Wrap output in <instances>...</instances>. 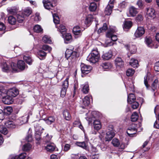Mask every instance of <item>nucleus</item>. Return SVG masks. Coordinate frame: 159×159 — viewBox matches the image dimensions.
<instances>
[{
	"mask_svg": "<svg viewBox=\"0 0 159 159\" xmlns=\"http://www.w3.org/2000/svg\"><path fill=\"white\" fill-rule=\"evenodd\" d=\"M137 125L135 123H132L127 129L126 133L130 137L132 136L133 135L136 134L137 131Z\"/></svg>",
	"mask_w": 159,
	"mask_h": 159,
	"instance_id": "1",
	"label": "nucleus"
},
{
	"mask_svg": "<svg viewBox=\"0 0 159 159\" xmlns=\"http://www.w3.org/2000/svg\"><path fill=\"white\" fill-rule=\"evenodd\" d=\"M115 133L113 130V126L108 127L107 129V132L105 136L106 141H109L111 140L115 135Z\"/></svg>",
	"mask_w": 159,
	"mask_h": 159,
	"instance_id": "2",
	"label": "nucleus"
},
{
	"mask_svg": "<svg viewBox=\"0 0 159 159\" xmlns=\"http://www.w3.org/2000/svg\"><path fill=\"white\" fill-rule=\"evenodd\" d=\"M77 52L75 51H73L72 49H67L65 52L66 57L68 59L75 58L77 57Z\"/></svg>",
	"mask_w": 159,
	"mask_h": 159,
	"instance_id": "3",
	"label": "nucleus"
},
{
	"mask_svg": "<svg viewBox=\"0 0 159 159\" xmlns=\"http://www.w3.org/2000/svg\"><path fill=\"white\" fill-rule=\"evenodd\" d=\"M114 0H110L108 4L106 7L105 11V14L106 15H109L112 12V9L113 7V3Z\"/></svg>",
	"mask_w": 159,
	"mask_h": 159,
	"instance_id": "4",
	"label": "nucleus"
},
{
	"mask_svg": "<svg viewBox=\"0 0 159 159\" xmlns=\"http://www.w3.org/2000/svg\"><path fill=\"white\" fill-rule=\"evenodd\" d=\"M81 70L83 74H88L92 70V67L91 66L81 63L80 65Z\"/></svg>",
	"mask_w": 159,
	"mask_h": 159,
	"instance_id": "5",
	"label": "nucleus"
},
{
	"mask_svg": "<svg viewBox=\"0 0 159 159\" xmlns=\"http://www.w3.org/2000/svg\"><path fill=\"white\" fill-rule=\"evenodd\" d=\"M2 97V101L3 102L6 104H10L13 102V100L12 98L8 95L5 96H1L0 97Z\"/></svg>",
	"mask_w": 159,
	"mask_h": 159,
	"instance_id": "6",
	"label": "nucleus"
},
{
	"mask_svg": "<svg viewBox=\"0 0 159 159\" xmlns=\"http://www.w3.org/2000/svg\"><path fill=\"white\" fill-rule=\"evenodd\" d=\"M145 29L143 27H138L134 34L136 38H139L142 36L145 33Z\"/></svg>",
	"mask_w": 159,
	"mask_h": 159,
	"instance_id": "7",
	"label": "nucleus"
},
{
	"mask_svg": "<svg viewBox=\"0 0 159 159\" xmlns=\"http://www.w3.org/2000/svg\"><path fill=\"white\" fill-rule=\"evenodd\" d=\"M82 30L78 26L74 27L73 29V32L75 36V38L80 37L82 35Z\"/></svg>",
	"mask_w": 159,
	"mask_h": 159,
	"instance_id": "8",
	"label": "nucleus"
},
{
	"mask_svg": "<svg viewBox=\"0 0 159 159\" xmlns=\"http://www.w3.org/2000/svg\"><path fill=\"white\" fill-rule=\"evenodd\" d=\"M99 59V58L95 57V56L92 55L91 54H89L87 58V60L88 61L93 63H95L98 62Z\"/></svg>",
	"mask_w": 159,
	"mask_h": 159,
	"instance_id": "9",
	"label": "nucleus"
},
{
	"mask_svg": "<svg viewBox=\"0 0 159 159\" xmlns=\"http://www.w3.org/2000/svg\"><path fill=\"white\" fill-rule=\"evenodd\" d=\"M43 3L44 7L47 9H52L53 6L51 2L48 0H43Z\"/></svg>",
	"mask_w": 159,
	"mask_h": 159,
	"instance_id": "10",
	"label": "nucleus"
},
{
	"mask_svg": "<svg viewBox=\"0 0 159 159\" xmlns=\"http://www.w3.org/2000/svg\"><path fill=\"white\" fill-rule=\"evenodd\" d=\"M75 144L78 147H80L85 150H87L88 148V143L86 142H76Z\"/></svg>",
	"mask_w": 159,
	"mask_h": 159,
	"instance_id": "11",
	"label": "nucleus"
},
{
	"mask_svg": "<svg viewBox=\"0 0 159 159\" xmlns=\"http://www.w3.org/2000/svg\"><path fill=\"white\" fill-rule=\"evenodd\" d=\"M147 11L146 13L148 16L153 18L155 17V11L153 8H147Z\"/></svg>",
	"mask_w": 159,
	"mask_h": 159,
	"instance_id": "12",
	"label": "nucleus"
},
{
	"mask_svg": "<svg viewBox=\"0 0 159 159\" xmlns=\"http://www.w3.org/2000/svg\"><path fill=\"white\" fill-rule=\"evenodd\" d=\"M112 56V53L111 51L110 50L104 53L102 56L103 60H107L110 59Z\"/></svg>",
	"mask_w": 159,
	"mask_h": 159,
	"instance_id": "13",
	"label": "nucleus"
},
{
	"mask_svg": "<svg viewBox=\"0 0 159 159\" xmlns=\"http://www.w3.org/2000/svg\"><path fill=\"white\" fill-rule=\"evenodd\" d=\"M127 50L130 51L132 54L134 53L136 51L137 48L136 46L134 45L129 46L128 45H126L125 46Z\"/></svg>",
	"mask_w": 159,
	"mask_h": 159,
	"instance_id": "14",
	"label": "nucleus"
},
{
	"mask_svg": "<svg viewBox=\"0 0 159 159\" xmlns=\"http://www.w3.org/2000/svg\"><path fill=\"white\" fill-rule=\"evenodd\" d=\"M93 122V126L94 129L97 130H99L101 128L102 125L100 121L98 120H94Z\"/></svg>",
	"mask_w": 159,
	"mask_h": 159,
	"instance_id": "15",
	"label": "nucleus"
},
{
	"mask_svg": "<svg viewBox=\"0 0 159 159\" xmlns=\"http://www.w3.org/2000/svg\"><path fill=\"white\" fill-rule=\"evenodd\" d=\"M56 148V147L53 143L48 144L45 147V149L47 151L50 152L54 151Z\"/></svg>",
	"mask_w": 159,
	"mask_h": 159,
	"instance_id": "16",
	"label": "nucleus"
},
{
	"mask_svg": "<svg viewBox=\"0 0 159 159\" xmlns=\"http://www.w3.org/2000/svg\"><path fill=\"white\" fill-rule=\"evenodd\" d=\"M129 12L130 16H134L137 14L138 12L137 8L133 6H132L129 8Z\"/></svg>",
	"mask_w": 159,
	"mask_h": 159,
	"instance_id": "17",
	"label": "nucleus"
},
{
	"mask_svg": "<svg viewBox=\"0 0 159 159\" xmlns=\"http://www.w3.org/2000/svg\"><path fill=\"white\" fill-rule=\"evenodd\" d=\"M64 118L66 120H69L71 119V116L69 112L67 110H65L63 112Z\"/></svg>",
	"mask_w": 159,
	"mask_h": 159,
	"instance_id": "18",
	"label": "nucleus"
},
{
	"mask_svg": "<svg viewBox=\"0 0 159 159\" xmlns=\"http://www.w3.org/2000/svg\"><path fill=\"white\" fill-rule=\"evenodd\" d=\"M5 125L9 128H13L15 127V125L14 122L9 120H6L5 123Z\"/></svg>",
	"mask_w": 159,
	"mask_h": 159,
	"instance_id": "19",
	"label": "nucleus"
},
{
	"mask_svg": "<svg viewBox=\"0 0 159 159\" xmlns=\"http://www.w3.org/2000/svg\"><path fill=\"white\" fill-rule=\"evenodd\" d=\"M44 120L46 123L48 125H50L54 122L55 120V118L52 116H50L48 118H45Z\"/></svg>",
	"mask_w": 159,
	"mask_h": 159,
	"instance_id": "20",
	"label": "nucleus"
},
{
	"mask_svg": "<svg viewBox=\"0 0 159 159\" xmlns=\"http://www.w3.org/2000/svg\"><path fill=\"white\" fill-rule=\"evenodd\" d=\"M23 59L26 63L29 65H31L33 61V60L31 57L28 55H24L23 57Z\"/></svg>",
	"mask_w": 159,
	"mask_h": 159,
	"instance_id": "21",
	"label": "nucleus"
},
{
	"mask_svg": "<svg viewBox=\"0 0 159 159\" xmlns=\"http://www.w3.org/2000/svg\"><path fill=\"white\" fill-rule=\"evenodd\" d=\"M2 70L5 72H7L10 70V67L6 62H3L2 64Z\"/></svg>",
	"mask_w": 159,
	"mask_h": 159,
	"instance_id": "22",
	"label": "nucleus"
},
{
	"mask_svg": "<svg viewBox=\"0 0 159 159\" xmlns=\"http://www.w3.org/2000/svg\"><path fill=\"white\" fill-rule=\"evenodd\" d=\"M57 67L53 66L52 64H50L47 68V71L52 72V73H55L57 71Z\"/></svg>",
	"mask_w": 159,
	"mask_h": 159,
	"instance_id": "23",
	"label": "nucleus"
},
{
	"mask_svg": "<svg viewBox=\"0 0 159 159\" xmlns=\"http://www.w3.org/2000/svg\"><path fill=\"white\" fill-rule=\"evenodd\" d=\"M42 133V132H41L40 131H36V132L35 134V138L36 140L37 141V142H36V143L38 144H40V142L39 141L41 139L40 136Z\"/></svg>",
	"mask_w": 159,
	"mask_h": 159,
	"instance_id": "24",
	"label": "nucleus"
},
{
	"mask_svg": "<svg viewBox=\"0 0 159 159\" xmlns=\"http://www.w3.org/2000/svg\"><path fill=\"white\" fill-rule=\"evenodd\" d=\"M135 97L133 93H130L128 96L127 102L131 104L132 102H134Z\"/></svg>",
	"mask_w": 159,
	"mask_h": 159,
	"instance_id": "25",
	"label": "nucleus"
},
{
	"mask_svg": "<svg viewBox=\"0 0 159 159\" xmlns=\"http://www.w3.org/2000/svg\"><path fill=\"white\" fill-rule=\"evenodd\" d=\"M56 28L58 29V30L60 32L61 34L65 32L66 31V29L65 26L63 25H56Z\"/></svg>",
	"mask_w": 159,
	"mask_h": 159,
	"instance_id": "26",
	"label": "nucleus"
},
{
	"mask_svg": "<svg viewBox=\"0 0 159 159\" xmlns=\"http://www.w3.org/2000/svg\"><path fill=\"white\" fill-rule=\"evenodd\" d=\"M25 64L22 60H20L17 63V67L21 70H24L25 68Z\"/></svg>",
	"mask_w": 159,
	"mask_h": 159,
	"instance_id": "27",
	"label": "nucleus"
},
{
	"mask_svg": "<svg viewBox=\"0 0 159 159\" xmlns=\"http://www.w3.org/2000/svg\"><path fill=\"white\" fill-rule=\"evenodd\" d=\"M115 63L118 66L122 67L124 65V62L120 57H117L116 59Z\"/></svg>",
	"mask_w": 159,
	"mask_h": 159,
	"instance_id": "28",
	"label": "nucleus"
},
{
	"mask_svg": "<svg viewBox=\"0 0 159 159\" xmlns=\"http://www.w3.org/2000/svg\"><path fill=\"white\" fill-rule=\"evenodd\" d=\"M129 64L133 67H137L139 65L138 61L134 59H131L130 60Z\"/></svg>",
	"mask_w": 159,
	"mask_h": 159,
	"instance_id": "29",
	"label": "nucleus"
},
{
	"mask_svg": "<svg viewBox=\"0 0 159 159\" xmlns=\"http://www.w3.org/2000/svg\"><path fill=\"white\" fill-rule=\"evenodd\" d=\"M72 36L70 34H66L64 38L65 42L66 43H68L71 40Z\"/></svg>",
	"mask_w": 159,
	"mask_h": 159,
	"instance_id": "30",
	"label": "nucleus"
},
{
	"mask_svg": "<svg viewBox=\"0 0 159 159\" xmlns=\"http://www.w3.org/2000/svg\"><path fill=\"white\" fill-rule=\"evenodd\" d=\"M145 42L148 46L152 48V40L151 38L148 37H146L145 40Z\"/></svg>",
	"mask_w": 159,
	"mask_h": 159,
	"instance_id": "31",
	"label": "nucleus"
},
{
	"mask_svg": "<svg viewBox=\"0 0 159 159\" xmlns=\"http://www.w3.org/2000/svg\"><path fill=\"white\" fill-rule=\"evenodd\" d=\"M93 19V16L91 15H89L86 17L85 20V23L87 25L89 24Z\"/></svg>",
	"mask_w": 159,
	"mask_h": 159,
	"instance_id": "32",
	"label": "nucleus"
},
{
	"mask_svg": "<svg viewBox=\"0 0 159 159\" xmlns=\"http://www.w3.org/2000/svg\"><path fill=\"white\" fill-rule=\"evenodd\" d=\"M132 26V22L131 21H128L125 22L124 24L123 28L125 29H129Z\"/></svg>",
	"mask_w": 159,
	"mask_h": 159,
	"instance_id": "33",
	"label": "nucleus"
},
{
	"mask_svg": "<svg viewBox=\"0 0 159 159\" xmlns=\"http://www.w3.org/2000/svg\"><path fill=\"white\" fill-rule=\"evenodd\" d=\"M83 103L85 106H88L90 103L89 97L88 96L85 97L83 99Z\"/></svg>",
	"mask_w": 159,
	"mask_h": 159,
	"instance_id": "34",
	"label": "nucleus"
},
{
	"mask_svg": "<svg viewBox=\"0 0 159 159\" xmlns=\"http://www.w3.org/2000/svg\"><path fill=\"white\" fill-rule=\"evenodd\" d=\"M107 36L108 37L111 38V40L114 41H115L117 39V37L116 35L112 34L110 32H108L107 34Z\"/></svg>",
	"mask_w": 159,
	"mask_h": 159,
	"instance_id": "35",
	"label": "nucleus"
},
{
	"mask_svg": "<svg viewBox=\"0 0 159 159\" xmlns=\"http://www.w3.org/2000/svg\"><path fill=\"white\" fill-rule=\"evenodd\" d=\"M97 8V5L96 4L95 2H91L90 4L89 7V10L91 11H94Z\"/></svg>",
	"mask_w": 159,
	"mask_h": 159,
	"instance_id": "36",
	"label": "nucleus"
},
{
	"mask_svg": "<svg viewBox=\"0 0 159 159\" xmlns=\"http://www.w3.org/2000/svg\"><path fill=\"white\" fill-rule=\"evenodd\" d=\"M101 65L104 69H110L112 66L111 64L108 62L102 63Z\"/></svg>",
	"mask_w": 159,
	"mask_h": 159,
	"instance_id": "37",
	"label": "nucleus"
},
{
	"mask_svg": "<svg viewBox=\"0 0 159 159\" xmlns=\"http://www.w3.org/2000/svg\"><path fill=\"white\" fill-rule=\"evenodd\" d=\"M69 77H67L62 84V87L64 89H67L68 88L69 85Z\"/></svg>",
	"mask_w": 159,
	"mask_h": 159,
	"instance_id": "38",
	"label": "nucleus"
},
{
	"mask_svg": "<svg viewBox=\"0 0 159 159\" xmlns=\"http://www.w3.org/2000/svg\"><path fill=\"white\" fill-rule=\"evenodd\" d=\"M32 13V10L31 8L27 7L24 10L23 12V14L26 16H29Z\"/></svg>",
	"mask_w": 159,
	"mask_h": 159,
	"instance_id": "39",
	"label": "nucleus"
},
{
	"mask_svg": "<svg viewBox=\"0 0 159 159\" xmlns=\"http://www.w3.org/2000/svg\"><path fill=\"white\" fill-rule=\"evenodd\" d=\"M107 29V27L106 23H105L103 24V26L102 27L99 28L98 31V34L105 31Z\"/></svg>",
	"mask_w": 159,
	"mask_h": 159,
	"instance_id": "40",
	"label": "nucleus"
},
{
	"mask_svg": "<svg viewBox=\"0 0 159 159\" xmlns=\"http://www.w3.org/2000/svg\"><path fill=\"white\" fill-rule=\"evenodd\" d=\"M90 54H92V55L95 56V57L98 58H99L100 55L98 52V49L97 48L93 49Z\"/></svg>",
	"mask_w": 159,
	"mask_h": 159,
	"instance_id": "41",
	"label": "nucleus"
},
{
	"mask_svg": "<svg viewBox=\"0 0 159 159\" xmlns=\"http://www.w3.org/2000/svg\"><path fill=\"white\" fill-rule=\"evenodd\" d=\"M8 21L10 24L14 25L16 22V20L13 16H10L8 18Z\"/></svg>",
	"mask_w": 159,
	"mask_h": 159,
	"instance_id": "42",
	"label": "nucleus"
},
{
	"mask_svg": "<svg viewBox=\"0 0 159 159\" xmlns=\"http://www.w3.org/2000/svg\"><path fill=\"white\" fill-rule=\"evenodd\" d=\"M33 29L34 31L37 33L41 32L43 31V29L41 26L38 25H35Z\"/></svg>",
	"mask_w": 159,
	"mask_h": 159,
	"instance_id": "43",
	"label": "nucleus"
},
{
	"mask_svg": "<svg viewBox=\"0 0 159 159\" xmlns=\"http://www.w3.org/2000/svg\"><path fill=\"white\" fill-rule=\"evenodd\" d=\"M138 117L139 116L137 112H133L131 116V121L134 122L136 121L138 119Z\"/></svg>",
	"mask_w": 159,
	"mask_h": 159,
	"instance_id": "44",
	"label": "nucleus"
},
{
	"mask_svg": "<svg viewBox=\"0 0 159 159\" xmlns=\"http://www.w3.org/2000/svg\"><path fill=\"white\" fill-rule=\"evenodd\" d=\"M53 21L56 25H58L59 22V19L58 16L56 14H53Z\"/></svg>",
	"mask_w": 159,
	"mask_h": 159,
	"instance_id": "45",
	"label": "nucleus"
},
{
	"mask_svg": "<svg viewBox=\"0 0 159 159\" xmlns=\"http://www.w3.org/2000/svg\"><path fill=\"white\" fill-rule=\"evenodd\" d=\"M112 143L114 146L116 147H118L120 144L119 140L116 138L113 139L112 140Z\"/></svg>",
	"mask_w": 159,
	"mask_h": 159,
	"instance_id": "46",
	"label": "nucleus"
},
{
	"mask_svg": "<svg viewBox=\"0 0 159 159\" xmlns=\"http://www.w3.org/2000/svg\"><path fill=\"white\" fill-rule=\"evenodd\" d=\"M43 41L45 43H51L52 42V41L50 38L47 35H45L43 37Z\"/></svg>",
	"mask_w": 159,
	"mask_h": 159,
	"instance_id": "47",
	"label": "nucleus"
},
{
	"mask_svg": "<svg viewBox=\"0 0 159 159\" xmlns=\"http://www.w3.org/2000/svg\"><path fill=\"white\" fill-rule=\"evenodd\" d=\"M135 71L132 69H129L126 71V75L128 76H131L134 73Z\"/></svg>",
	"mask_w": 159,
	"mask_h": 159,
	"instance_id": "48",
	"label": "nucleus"
},
{
	"mask_svg": "<svg viewBox=\"0 0 159 159\" xmlns=\"http://www.w3.org/2000/svg\"><path fill=\"white\" fill-rule=\"evenodd\" d=\"M149 77L148 75H146L144 77V84L147 89L150 86V85L148 84Z\"/></svg>",
	"mask_w": 159,
	"mask_h": 159,
	"instance_id": "49",
	"label": "nucleus"
},
{
	"mask_svg": "<svg viewBox=\"0 0 159 159\" xmlns=\"http://www.w3.org/2000/svg\"><path fill=\"white\" fill-rule=\"evenodd\" d=\"M0 132L5 135L8 133V131L7 129L4 127L3 125L0 126Z\"/></svg>",
	"mask_w": 159,
	"mask_h": 159,
	"instance_id": "50",
	"label": "nucleus"
},
{
	"mask_svg": "<svg viewBox=\"0 0 159 159\" xmlns=\"http://www.w3.org/2000/svg\"><path fill=\"white\" fill-rule=\"evenodd\" d=\"M158 80L155 79L152 84L151 87L152 89H157L158 85Z\"/></svg>",
	"mask_w": 159,
	"mask_h": 159,
	"instance_id": "51",
	"label": "nucleus"
},
{
	"mask_svg": "<svg viewBox=\"0 0 159 159\" xmlns=\"http://www.w3.org/2000/svg\"><path fill=\"white\" fill-rule=\"evenodd\" d=\"M31 147V145L29 143H27L24 145L23 147V150L24 151L29 150Z\"/></svg>",
	"mask_w": 159,
	"mask_h": 159,
	"instance_id": "52",
	"label": "nucleus"
},
{
	"mask_svg": "<svg viewBox=\"0 0 159 159\" xmlns=\"http://www.w3.org/2000/svg\"><path fill=\"white\" fill-rule=\"evenodd\" d=\"M10 69L11 68L12 71H16L17 70V65H16V64L12 62L11 63V67Z\"/></svg>",
	"mask_w": 159,
	"mask_h": 159,
	"instance_id": "53",
	"label": "nucleus"
},
{
	"mask_svg": "<svg viewBox=\"0 0 159 159\" xmlns=\"http://www.w3.org/2000/svg\"><path fill=\"white\" fill-rule=\"evenodd\" d=\"M52 136H49L48 134H47L45 137L43 138V141L45 142H48L50 141L52 138Z\"/></svg>",
	"mask_w": 159,
	"mask_h": 159,
	"instance_id": "54",
	"label": "nucleus"
},
{
	"mask_svg": "<svg viewBox=\"0 0 159 159\" xmlns=\"http://www.w3.org/2000/svg\"><path fill=\"white\" fill-rule=\"evenodd\" d=\"M26 155L25 153H21L18 156H16V158H17V159H24L26 157Z\"/></svg>",
	"mask_w": 159,
	"mask_h": 159,
	"instance_id": "55",
	"label": "nucleus"
},
{
	"mask_svg": "<svg viewBox=\"0 0 159 159\" xmlns=\"http://www.w3.org/2000/svg\"><path fill=\"white\" fill-rule=\"evenodd\" d=\"M24 19V17L18 15H17V21L19 23H22Z\"/></svg>",
	"mask_w": 159,
	"mask_h": 159,
	"instance_id": "56",
	"label": "nucleus"
},
{
	"mask_svg": "<svg viewBox=\"0 0 159 159\" xmlns=\"http://www.w3.org/2000/svg\"><path fill=\"white\" fill-rule=\"evenodd\" d=\"M42 49L44 50L48 51L49 52H50L52 50V48L46 45H43Z\"/></svg>",
	"mask_w": 159,
	"mask_h": 159,
	"instance_id": "57",
	"label": "nucleus"
},
{
	"mask_svg": "<svg viewBox=\"0 0 159 159\" xmlns=\"http://www.w3.org/2000/svg\"><path fill=\"white\" fill-rule=\"evenodd\" d=\"M131 104V107L134 109H137L139 106V104L137 102H134Z\"/></svg>",
	"mask_w": 159,
	"mask_h": 159,
	"instance_id": "58",
	"label": "nucleus"
},
{
	"mask_svg": "<svg viewBox=\"0 0 159 159\" xmlns=\"http://www.w3.org/2000/svg\"><path fill=\"white\" fill-rule=\"evenodd\" d=\"M91 118H96L98 117V113L97 112L94 111L91 113Z\"/></svg>",
	"mask_w": 159,
	"mask_h": 159,
	"instance_id": "59",
	"label": "nucleus"
},
{
	"mask_svg": "<svg viewBox=\"0 0 159 159\" xmlns=\"http://www.w3.org/2000/svg\"><path fill=\"white\" fill-rule=\"evenodd\" d=\"M137 4L139 8H143V4L142 0H138Z\"/></svg>",
	"mask_w": 159,
	"mask_h": 159,
	"instance_id": "60",
	"label": "nucleus"
},
{
	"mask_svg": "<svg viewBox=\"0 0 159 159\" xmlns=\"http://www.w3.org/2000/svg\"><path fill=\"white\" fill-rule=\"evenodd\" d=\"M46 55V53L42 50L39 51L38 52V55L41 57H44Z\"/></svg>",
	"mask_w": 159,
	"mask_h": 159,
	"instance_id": "61",
	"label": "nucleus"
},
{
	"mask_svg": "<svg viewBox=\"0 0 159 159\" xmlns=\"http://www.w3.org/2000/svg\"><path fill=\"white\" fill-rule=\"evenodd\" d=\"M26 140L28 142H30L32 140V135L30 134H28L26 137Z\"/></svg>",
	"mask_w": 159,
	"mask_h": 159,
	"instance_id": "62",
	"label": "nucleus"
},
{
	"mask_svg": "<svg viewBox=\"0 0 159 159\" xmlns=\"http://www.w3.org/2000/svg\"><path fill=\"white\" fill-rule=\"evenodd\" d=\"M154 69L156 71H159V61L155 63Z\"/></svg>",
	"mask_w": 159,
	"mask_h": 159,
	"instance_id": "63",
	"label": "nucleus"
},
{
	"mask_svg": "<svg viewBox=\"0 0 159 159\" xmlns=\"http://www.w3.org/2000/svg\"><path fill=\"white\" fill-rule=\"evenodd\" d=\"M40 17L39 16V14L38 13H36L35 14V16L34 18V20L35 21H38L40 20Z\"/></svg>",
	"mask_w": 159,
	"mask_h": 159,
	"instance_id": "64",
	"label": "nucleus"
}]
</instances>
